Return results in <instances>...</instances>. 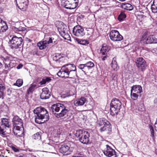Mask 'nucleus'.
Masks as SVG:
<instances>
[{
	"label": "nucleus",
	"mask_w": 157,
	"mask_h": 157,
	"mask_svg": "<svg viewBox=\"0 0 157 157\" xmlns=\"http://www.w3.org/2000/svg\"><path fill=\"white\" fill-rule=\"evenodd\" d=\"M50 110L54 114H56V117L58 118L64 117L65 118L69 119L72 115L70 112V110L67 109L64 105L61 103H57L52 105Z\"/></svg>",
	"instance_id": "1"
},
{
	"label": "nucleus",
	"mask_w": 157,
	"mask_h": 157,
	"mask_svg": "<svg viewBox=\"0 0 157 157\" xmlns=\"http://www.w3.org/2000/svg\"><path fill=\"white\" fill-rule=\"evenodd\" d=\"M33 113L35 114V121L36 123L40 124L49 119L48 112L44 108L37 107L34 110Z\"/></svg>",
	"instance_id": "2"
},
{
	"label": "nucleus",
	"mask_w": 157,
	"mask_h": 157,
	"mask_svg": "<svg viewBox=\"0 0 157 157\" xmlns=\"http://www.w3.org/2000/svg\"><path fill=\"white\" fill-rule=\"evenodd\" d=\"M122 103L118 99L114 98L110 103V114L112 116L117 115L120 112Z\"/></svg>",
	"instance_id": "3"
},
{
	"label": "nucleus",
	"mask_w": 157,
	"mask_h": 157,
	"mask_svg": "<svg viewBox=\"0 0 157 157\" xmlns=\"http://www.w3.org/2000/svg\"><path fill=\"white\" fill-rule=\"evenodd\" d=\"M76 135L78 137L79 141L82 143L84 144L89 143L90 134L88 132L79 130L76 132Z\"/></svg>",
	"instance_id": "4"
},
{
	"label": "nucleus",
	"mask_w": 157,
	"mask_h": 157,
	"mask_svg": "<svg viewBox=\"0 0 157 157\" xmlns=\"http://www.w3.org/2000/svg\"><path fill=\"white\" fill-rule=\"evenodd\" d=\"M142 92V88L141 86L139 85H134L131 87L130 96L133 100H137L140 93Z\"/></svg>",
	"instance_id": "5"
},
{
	"label": "nucleus",
	"mask_w": 157,
	"mask_h": 157,
	"mask_svg": "<svg viewBox=\"0 0 157 157\" xmlns=\"http://www.w3.org/2000/svg\"><path fill=\"white\" fill-rule=\"evenodd\" d=\"M141 41L145 44H157V38L153 35L147 36V34L146 32L143 34Z\"/></svg>",
	"instance_id": "6"
},
{
	"label": "nucleus",
	"mask_w": 157,
	"mask_h": 157,
	"mask_svg": "<svg viewBox=\"0 0 157 157\" xmlns=\"http://www.w3.org/2000/svg\"><path fill=\"white\" fill-rule=\"evenodd\" d=\"M78 0H63L62 5L67 9H73L78 6Z\"/></svg>",
	"instance_id": "7"
},
{
	"label": "nucleus",
	"mask_w": 157,
	"mask_h": 157,
	"mask_svg": "<svg viewBox=\"0 0 157 157\" xmlns=\"http://www.w3.org/2000/svg\"><path fill=\"white\" fill-rule=\"evenodd\" d=\"M22 39L21 37H17L16 36H13L10 42V48L13 49L20 48V46L21 45Z\"/></svg>",
	"instance_id": "8"
},
{
	"label": "nucleus",
	"mask_w": 157,
	"mask_h": 157,
	"mask_svg": "<svg viewBox=\"0 0 157 157\" xmlns=\"http://www.w3.org/2000/svg\"><path fill=\"white\" fill-rule=\"evenodd\" d=\"M70 64H66L63 65L61 70L57 73V75L62 78H68V73L70 68Z\"/></svg>",
	"instance_id": "9"
},
{
	"label": "nucleus",
	"mask_w": 157,
	"mask_h": 157,
	"mask_svg": "<svg viewBox=\"0 0 157 157\" xmlns=\"http://www.w3.org/2000/svg\"><path fill=\"white\" fill-rule=\"evenodd\" d=\"M135 63L136 67L141 71H144L146 69L147 65L145 61L142 57H140L136 58Z\"/></svg>",
	"instance_id": "10"
},
{
	"label": "nucleus",
	"mask_w": 157,
	"mask_h": 157,
	"mask_svg": "<svg viewBox=\"0 0 157 157\" xmlns=\"http://www.w3.org/2000/svg\"><path fill=\"white\" fill-rule=\"evenodd\" d=\"M110 50V47L103 44L101 49L100 52V57L102 61L105 60L108 57V53Z\"/></svg>",
	"instance_id": "11"
},
{
	"label": "nucleus",
	"mask_w": 157,
	"mask_h": 157,
	"mask_svg": "<svg viewBox=\"0 0 157 157\" xmlns=\"http://www.w3.org/2000/svg\"><path fill=\"white\" fill-rule=\"evenodd\" d=\"M110 39L113 41H120L123 39V37L121 35L119 32L116 30L111 31L109 34Z\"/></svg>",
	"instance_id": "12"
},
{
	"label": "nucleus",
	"mask_w": 157,
	"mask_h": 157,
	"mask_svg": "<svg viewBox=\"0 0 157 157\" xmlns=\"http://www.w3.org/2000/svg\"><path fill=\"white\" fill-rule=\"evenodd\" d=\"M59 25L57 26V29L60 35L64 38L66 39L67 37L68 38L69 36L67 29L65 28L62 22H59Z\"/></svg>",
	"instance_id": "13"
},
{
	"label": "nucleus",
	"mask_w": 157,
	"mask_h": 157,
	"mask_svg": "<svg viewBox=\"0 0 157 157\" xmlns=\"http://www.w3.org/2000/svg\"><path fill=\"white\" fill-rule=\"evenodd\" d=\"M103 151L104 154L108 157H117L115 151L108 145H105Z\"/></svg>",
	"instance_id": "14"
},
{
	"label": "nucleus",
	"mask_w": 157,
	"mask_h": 157,
	"mask_svg": "<svg viewBox=\"0 0 157 157\" xmlns=\"http://www.w3.org/2000/svg\"><path fill=\"white\" fill-rule=\"evenodd\" d=\"M72 33L74 35L78 37H82L85 34L83 29L79 25H77L73 28Z\"/></svg>",
	"instance_id": "15"
},
{
	"label": "nucleus",
	"mask_w": 157,
	"mask_h": 157,
	"mask_svg": "<svg viewBox=\"0 0 157 157\" xmlns=\"http://www.w3.org/2000/svg\"><path fill=\"white\" fill-rule=\"evenodd\" d=\"M70 145L68 143H64L61 145L59 149V152L64 155H67L70 154L69 149Z\"/></svg>",
	"instance_id": "16"
},
{
	"label": "nucleus",
	"mask_w": 157,
	"mask_h": 157,
	"mask_svg": "<svg viewBox=\"0 0 157 157\" xmlns=\"http://www.w3.org/2000/svg\"><path fill=\"white\" fill-rule=\"evenodd\" d=\"M16 0L17 5L18 7L22 11L26 10L27 7L28 0Z\"/></svg>",
	"instance_id": "17"
},
{
	"label": "nucleus",
	"mask_w": 157,
	"mask_h": 157,
	"mask_svg": "<svg viewBox=\"0 0 157 157\" xmlns=\"http://www.w3.org/2000/svg\"><path fill=\"white\" fill-rule=\"evenodd\" d=\"M13 128H23V123L22 120L18 116H15L13 120Z\"/></svg>",
	"instance_id": "18"
},
{
	"label": "nucleus",
	"mask_w": 157,
	"mask_h": 157,
	"mask_svg": "<svg viewBox=\"0 0 157 157\" xmlns=\"http://www.w3.org/2000/svg\"><path fill=\"white\" fill-rule=\"evenodd\" d=\"M111 124L109 121L107 122V123L105 124L100 129V131L102 132H106V133L109 134L111 133L112 132V128Z\"/></svg>",
	"instance_id": "19"
},
{
	"label": "nucleus",
	"mask_w": 157,
	"mask_h": 157,
	"mask_svg": "<svg viewBox=\"0 0 157 157\" xmlns=\"http://www.w3.org/2000/svg\"><path fill=\"white\" fill-rule=\"evenodd\" d=\"M68 78H73L77 76L76 67L74 64H70Z\"/></svg>",
	"instance_id": "20"
},
{
	"label": "nucleus",
	"mask_w": 157,
	"mask_h": 157,
	"mask_svg": "<svg viewBox=\"0 0 157 157\" xmlns=\"http://www.w3.org/2000/svg\"><path fill=\"white\" fill-rule=\"evenodd\" d=\"M50 96L49 91L47 88H44L42 89V92L40 95V98L42 99H48Z\"/></svg>",
	"instance_id": "21"
},
{
	"label": "nucleus",
	"mask_w": 157,
	"mask_h": 157,
	"mask_svg": "<svg viewBox=\"0 0 157 157\" xmlns=\"http://www.w3.org/2000/svg\"><path fill=\"white\" fill-rule=\"evenodd\" d=\"M1 59L3 61V63L5 64V69L8 68H11L12 67L11 66V60L10 59V57L8 56H6L5 57H2Z\"/></svg>",
	"instance_id": "22"
},
{
	"label": "nucleus",
	"mask_w": 157,
	"mask_h": 157,
	"mask_svg": "<svg viewBox=\"0 0 157 157\" xmlns=\"http://www.w3.org/2000/svg\"><path fill=\"white\" fill-rule=\"evenodd\" d=\"M24 128H13V131L14 134L17 137H21L23 133Z\"/></svg>",
	"instance_id": "23"
},
{
	"label": "nucleus",
	"mask_w": 157,
	"mask_h": 157,
	"mask_svg": "<svg viewBox=\"0 0 157 157\" xmlns=\"http://www.w3.org/2000/svg\"><path fill=\"white\" fill-rule=\"evenodd\" d=\"M8 28L6 23L0 18V32H5Z\"/></svg>",
	"instance_id": "24"
},
{
	"label": "nucleus",
	"mask_w": 157,
	"mask_h": 157,
	"mask_svg": "<svg viewBox=\"0 0 157 157\" xmlns=\"http://www.w3.org/2000/svg\"><path fill=\"white\" fill-rule=\"evenodd\" d=\"M86 99L85 98L82 97L80 98L77 100L75 101V106H81L83 105L86 102Z\"/></svg>",
	"instance_id": "25"
},
{
	"label": "nucleus",
	"mask_w": 157,
	"mask_h": 157,
	"mask_svg": "<svg viewBox=\"0 0 157 157\" xmlns=\"http://www.w3.org/2000/svg\"><path fill=\"white\" fill-rule=\"evenodd\" d=\"M46 41L45 40L39 42L37 44V46L40 50H42L46 48L47 47Z\"/></svg>",
	"instance_id": "26"
},
{
	"label": "nucleus",
	"mask_w": 157,
	"mask_h": 157,
	"mask_svg": "<svg viewBox=\"0 0 157 157\" xmlns=\"http://www.w3.org/2000/svg\"><path fill=\"white\" fill-rule=\"evenodd\" d=\"M151 9L152 12L157 13V0H154L151 6Z\"/></svg>",
	"instance_id": "27"
},
{
	"label": "nucleus",
	"mask_w": 157,
	"mask_h": 157,
	"mask_svg": "<svg viewBox=\"0 0 157 157\" xmlns=\"http://www.w3.org/2000/svg\"><path fill=\"white\" fill-rule=\"evenodd\" d=\"M2 125H3L5 127H10V125L9 124V122L8 119L3 118L2 119Z\"/></svg>",
	"instance_id": "28"
},
{
	"label": "nucleus",
	"mask_w": 157,
	"mask_h": 157,
	"mask_svg": "<svg viewBox=\"0 0 157 157\" xmlns=\"http://www.w3.org/2000/svg\"><path fill=\"white\" fill-rule=\"evenodd\" d=\"M55 131L56 132V134L57 136L60 134H63L66 132L65 130L62 127H59L58 129H57V130H55Z\"/></svg>",
	"instance_id": "29"
},
{
	"label": "nucleus",
	"mask_w": 157,
	"mask_h": 157,
	"mask_svg": "<svg viewBox=\"0 0 157 157\" xmlns=\"http://www.w3.org/2000/svg\"><path fill=\"white\" fill-rule=\"evenodd\" d=\"M36 86V85L31 84L30 86L27 90V94L29 95L30 94L33 93Z\"/></svg>",
	"instance_id": "30"
},
{
	"label": "nucleus",
	"mask_w": 157,
	"mask_h": 157,
	"mask_svg": "<svg viewBox=\"0 0 157 157\" xmlns=\"http://www.w3.org/2000/svg\"><path fill=\"white\" fill-rule=\"evenodd\" d=\"M6 89L4 85L0 84V98L3 99L4 98V91Z\"/></svg>",
	"instance_id": "31"
},
{
	"label": "nucleus",
	"mask_w": 157,
	"mask_h": 157,
	"mask_svg": "<svg viewBox=\"0 0 157 157\" xmlns=\"http://www.w3.org/2000/svg\"><path fill=\"white\" fill-rule=\"evenodd\" d=\"M88 71L91 69L92 67L94 66V63L91 61H89L85 64Z\"/></svg>",
	"instance_id": "32"
},
{
	"label": "nucleus",
	"mask_w": 157,
	"mask_h": 157,
	"mask_svg": "<svg viewBox=\"0 0 157 157\" xmlns=\"http://www.w3.org/2000/svg\"><path fill=\"white\" fill-rule=\"evenodd\" d=\"M109 121H108L106 120L104 118H102V119H100L99 120H98V125H99L100 126H101L103 125V126L105 124H106V123H107V122H108Z\"/></svg>",
	"instance_id": "33"
},
{
	"label": "nucleus",
	"mask_w": 157,
	"mask_h": 157,
	"mask_svg": "<svg viewBox=\"0 0 157 157\" xmlns=\"http://www.w3.org/2000/svg\"><path fill=\"white\" fill-rule=\"evenodd\" d=\"M76 40L78 43L83 45L88 44L89 43L88 40H81L76 38Z\"/></svg>",
	"instance_id": "34"
},
{
	"label": "nucleus",
	"mask_w": 157,
	"mask_h": 157,
	"mask_svg": "<svg viewBox=\"0 0 157 157\" xmlns=\"http://www.w3.org/2000/svg\"><path fill=\"white\" fill-rule=\"evenodd\" d=\"M78 67L79 69L81 70L84 73H88V71L85 64H80Z\"/></svg>",
	"instance_id": "35"
},
{
	"label": "nucleus",
	"mask_w": 157,
	"mask_h": 157,
	"mask_svg": "<svg viewBox=\"0 0 157 157\" xmlns=\"http://www.w3.org/2000/svg\"><path fill=\"white\" fill-rule=\"evenodd\" d=\"M78 67L79 69L81 70L84 73H88V71L85 64H80Z\"/></svg>",
	"instance_id": "36"
},
{
	"label": "nucleus",
	"mask_w": 157,
	"mask_h": 157,
	"mask_svg": "<svg viewBox=\"0 0 157 157\" xmlns=\"http://www.w3.org/2000/svg\"><path fill=\"white\" fill-rule=\"evenodd\" d=\"M111 67L113 70L117 71L119 68V67H118L117 65V62L115 60L113 61L111 64Z\"/></svg>",
	"instance_id": "37"
},
{
	"label": "nucleus",
	"mask_w": 157,
	"mask_h": 157,
	"mask_svg": "<svg viewBox=\"0 0 157 157\" xmlns=\"http://www.w3.org/2000/svg\"><path fill=\"white\" fill-rule=\"evenodd\" d=\"M126 17V15L124 12H121L118 16V19L119 21H121L125 19Z\"/></svg>",
	"instance_id": "38"
},
{
	"label": "nucleus",
	"mask_w": 157,
	"mask_h": 157,
	"mask_svg": "<svg viewBox=\"0 0 157 157\" xmlns=\"http://www.w3.org/2000/svg\"><path fill=\"white\" fill-rule=\"evenodd\" d=\"M62 54L59 53H56L53 55V59L58 63L60 57H62Z\"/></svg>",
	"instance_id": "39"
},
{
	"label": "nucleus",
	"mask_w": 157,
	"mask_h": 157,
	"mask_svg": "<svg viewBox=\"0 0 157 157\" xmlns=\"http://www.w3.org/2000/svg\"><path fill=\"white\" fill-rule=\"evenodd\" d=\"M67 61V58L63 56V54H62V57H60L58 63L60 64H62L63 63L66 62Z\"/></svg>",
	"instance_id": "40"
},
{
	"label": "nucleus",
	"mask_w": 157,
	"mask_h": 157,
	"mask_svg": "<svg viewBox=\"0 0 157 157\" xmlns=\"http://www.w3.org/2000/svg\"><path fill=\"white\" fill-rule=\"evenodd\" d=\"M133 8V6L129 3H127L124 5V9L127 10H131Z\"/></svg>",
	"instance_id": "41"
},
{
	"label": "nucleus",
	"mask_w": 157,
	"mask_h": 157,
	"mask_svg": "<svg viewBox=\"0 0 157 157\" xmlns=\"http://www.w3.org/2000/svg\"><path fill=\"white\" fill-rule=\"evenodd\" d=\"M23 83V80L21 79H19L17 80L16 83H14L13 85L17 86L18 87H20L22 85Z\"/></svg>",
	"instance_id": "42"
},
{
	"label": "nucleus",
	"mask_w": 157,
	"mask_h": 157,
	"mask_svg": "<svg viewBox=\"0 0 157 157\" xmlns=\"http://www.w3.org/2000/svg\"><path fill=\"white\" fill-rule=\"evenodd\" d=\"M33 138L35 140H40L41 139V135L40 133L38 132L34 134L33 136Z\"/></svg>",
	"instance_id": "43"
},
{
	"label": "nucleus",
	"mask_w": 157,
	"mask_h": 157,
	"mask_svg": "<svg viewBox=\"0 0 157 157\" xmlns=\"http://www.w3.org/2000/svg\"><path fill=\"white\" fill-rule=\"evenodd\" d=\"M149 128L151 132V136L152 137H153L154 136V130L153 127L151 125H150L149 126Z\"/></svg>",
	"instance_id": "44"
},
{
	"label": "nucleus",
	"mask_w": 157,
	"mask_h": 157,
	"mask_svg": "<svg viewBox=\"0 0 157 157\" xmlns=\"http://www.w3.org/2000/svg\"><path fill=\"white\" fill-rule=\"evenodd\" d=\"M31 54L33 56L38 55V51L37 49L35 48L33 49L31 52Z\"/></svg>",
	"instance_id": "45"
},
{
	"label": "nucleus",
	"mask_w": 157,
	"mask_h": 157,
	"mask_svg": "<svg viewBox=\"0 0 157 157\" xmlns=\"http://www.w3.org/2000/svg\"><path fill=\"white\" fill-rule=\"evenodd\" d=\"M0 135H1L2 136H3L6 135L5 132L4 131L3 128L0 126Z\"/></svg>",
	"instance_id": "46"
},
{
	"label": "nucleus",
	"mask_w": 157,
	"mask_h": 157,
	"mask_svg": "<svg viewBox=\"0 0 157 157\" xmlns=\"http://www.w3.org/2000/svg\"><path fill=\"white\" fill-rule=\"evenodd\" d=\"M138 110L140 111H143L144 110V108L142 105H139L138 106Z\"/></svg>",
	"instance_id": "47"
},
{
	"label": "nucleus",
	"mask_w": 157,
	"mask_h": 157,
	"mask_svg": "<svg viewBox=\"0 0 157 157\" xmlns=\"http://www.w3.org/2000/svg\"><path fill=\"white\" fill-rule=\"evenodd\" d=\"M46 41L47 44L51 43L52 42V40L51 38L50 37L49 38V40L48 41L45 40Z\"/></svg>",
	"instance_id": "48"
},
{
	"label": "nucleus",
	"mask_w": 157,
	"mask_h": 157,
	"mask_svg": "<svg viewBox=\"0 0 157 157\" xmlns=\"http://www.w3.org/2000/svg\"><path fill=\"white\" fill-rule=\"evenodd\" d=\"M154 127L155 130L157 132V118H156L155 122L154 124Z\"/></svg>",
	"instance_id": "49"
},
{
	"label": "nucleus",
	"mask_w": 157,
	"mask_h": 157,
	"mask_svg": "<svg viewBox=\"0 0 157 157\" xmlns=\"http://www.w3.org/2000/svg\"><path fill=\"white\" fill-rule=\"evenodd\" d=\"M12 149L15 152H18L19 151V150L14 147H12Z\"/></svg>",
	"instance_id": "50"
},
{
	"label": "nucleus",
	"mask_w": 157,
	"mask_h": 157,
	"mask_svg": "<svg viewBox=\"0 0 157 157\" xmlns=\"http://www.w3.org/2000/svg\"><path fill=\"white\" fill-rule=\"evenodd\" d=\"M46 82H50L52 79L50 77H46V78L45 79Z\"/></svg>",
	"instance_id": "51"
},
{
	"label": "nucleus",
	"mask_w": 157,
	"mask_h": 157,
	"mask_svg": "<svg viewBox=\"0 0 157 157\" xmlns=\"http://www.w3.org/2000/svg\"><path fill=\"white\" fill-rule=\"evenodd\" d=\"M46 82L45 79H43L40 82V83H41L42 84H45Z\"/></svg>",
	"instance_id": "52"
},
{
	"label": "nucleus",
	"mask_w": 157,
	"mask_h": 157,
	"mask_svg": "<svg viewBox=\"0 0 157 157\" xmlns=\"http://www.w3.org/2000/svg\"><path fill=\"white\" fill-rule=\"evenodd\" d=\"M23 66V65L21 64H20L18 65V66L17 67V69H20L22 68V67Z\"/></svg>",
	"instance_id": "53"
},
{
	"label": "nucleus",
	"mask_w": 157,
	"mask_h": 157,
	"mask_svg": "<svg viewBox=\"0 0 157 157\" xmlns=\"http://www.w3.org/2000/svg\"><path fill=\"white\" fill-rule=\"evenodd\" d=\"M139 16L140 17H141V18H143L144 17V16L143 15H139Z\"/></svg>",
	"instance_id": "54"
},
{
	"label": "nucleus",
	"mask_w": 157,
	"mask_h": 157,
	"mask_svg": "<svg viewBox=\"0 0 157 157\" xmlns=\"http://www.w3.org/2000/svg\"><path fill=\"white\" fill-rule=\"evenodd\" d=\"M121 2H123L125 1V0H119Z\"/></svg>",
	"instance_id": "55"
},
{
	"label": "nucleus",
	"mask_w": 157,
	"mask_h": 157,
	"mask_svg": "<svg viewBox=\"0 0 157 157\" xmlns=\"http://www.w3.org/2000/svg\"><path fill=\"white\" fill-rule=\"evenodd\" d=\"M2 65V63L0 62V66H1Z\"/></svg>",
	"instance_id": "56"
},
{
	"label": "nucleus",
	"mask_w": 157,
	"mask_h": 157,
	"mask_svg": "<svg viewBox=\"0 0 157 157\" xmlns=\"http://www.w3.org/2000/svg\"><path fill=\"white\" fill-rule=\"evenodd\" d=\"M115 76V75L113 77V80L114 79V77Z\"/></svg>",
	"instance_id": "57"
},
{
	"label": "nucleus",
	"mask_w": 157,
	"mask_h": 157,
	"mask_svg": "<svg viewBox=\"0 0 157 157\" xmlns=\"http://www.w3.org/2000/svg\"><path fill=\"white\" fill-rule=\"evenodd\" d=\"M24 29V28H21V29H22L21 30H22V31H23V30H24V29Z\"/></svg>",
	"instance_id": "58"
},
{
	"label": "nucleus",
	"mask_w": 157,
	"mask_h": 157,
	"mask_svg": "<svg viewBox=\"0 0 157 157\" xmlns=\"http://www.w3.org/2000/svg\"><path fill=\"white\" fill-rule=\"evenodd\" d=\"M98 11H97L95 13H97V12H98Z\"/></svg>",
	"instance_id": "59"
},
{
	"label": "nucleus",
	"mask_w": 157,
	"mask_h": 157,
	"mask_svg": "<svg viewBox=\"0 0 157 157\" xmlns=\"http://www.w3.org/2000/svg\"><path fill=\"white\" fill-rule=\"evenodd\" d=\"M114 75V74H113V75H112V76H113V75Z\"/></svg>",
	"instance_id": "60"
},
{
	"label": "nucleus",
	"mask_w": 157,
	"mask_h": 157,
	"mask_svg": "<svg viewBox=\"0 0 157 157\" xmlns=\"http://www.w3.org/2000/svg\"><path fill=\"white\" fill-rule=\"evenodd\" d=\"M19 31H21V30L20 29Z\"/></svg>",
	"instance_id": "61"
},
{
	"label": "nucleus",
	"mask_w": 157,
	"mask_h": 157,
	"mask_svg": "<svg viewBox=\"0 0 157 157\" xmlns=\"http://www.w3.org/2000/svg\"><path fill=\"white\" fill-rule=\"evenodd\" d=\"M29 41H30V39H29Z\"/></svg>",
	"instance_id": "62"
}]
</instances>
